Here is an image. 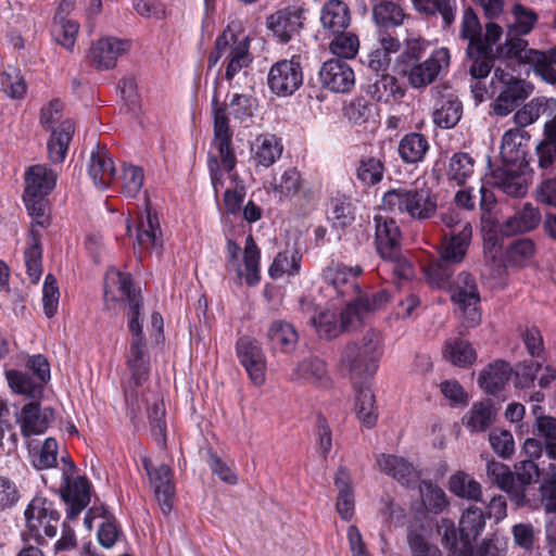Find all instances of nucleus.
I'll list each match as a JSON object with an SVG mask.
<instances>
[{"instance_id": "338daca9", "label": "nucleus", "mask_w": 556, "mask_h": 556, "mask_svg": "<svg viewBox=\"0 0 556 556\" xmlns=\"http://www.w3.org/2000/svg\"><path fill=\"white\" fill-rule=\"evenodd\" d=\"M31 464L38 470L49 469L58 462V443L53 438H47L39 450L29 451Z\"/></svg>"}, {"instance_id": "6e6d98bb", "label": "nucleus", "mask_w": 556, "mask_h": 556, "mask_svg": "<svg viewBox=\"0 0 556 556\" xmlns=\"http://www.w3.org/2000/svg\"><path fill=\"white\" fill-rule=\"evenodd\" d=\"M475 160L466 152H457L452 155L448 162L447 178L456 185L462 186L473 174Z\"/></svg>"}, {"instance_id": "4be33fe9", "label": "nucleus", "mask_w": 556, "mask_h": 556, "mask_svg": "<svg viewBox=\"0 0 556 556\" xmlns=\"http://www.w3.org/2000/svg\"><path fill=\"white\" fill-rule=\"evenodd\" d=\"M162 231L159 217L147 205L146 211L138 217L136 226V240L134 249L136 253H142L162 245Z\"/></svg>"}, {"instance_id": "7c9ffc66", "label": "nucleus", "mask_w": 556, "mask_h": 556, "mask_svg": "<svg viewBox=\"0 0 556 556\" xmlns=\"http://www.w3.org/2000/svg\"><path fill=\"white\" fill-rule=\"evenodd\" d=\"M56 173L47 165L37 164L27 168L25 173L24 194L48 195L56 184Z\"/></svg>"}, {"instance_id": "4468645a", "label": "nucleus", "mask_w": 556, "mask_h": 556, "mask_svg": "<svg viewBox=\"0 0 556 556\" xmlns=\"http://www.w3.org/2000/svg\"><path fill=\"white\" fill-rule=\"evenodd\" d=\"M130 41L117 37H102L93 42L86 55L88 63L99 71L116 66L117 59L130 49Z\"/></svg>"}, {"instance_id": "473e14b6", "label": "nucleus", "mask_w": 556, "mask_h": 556, "mask_svg": "<svg viewBox=\"0 0 556 556\" xmlns=\"http://www.w3.org/2000/svg\"><path fill=\"white\" fill-rule=\"evenodd\" d=\"M490 184L507 195L516 198L523 197L528 190L523 175L508 165L494 169L490 177Z\"/></svg>"}, {"instance_id": "20e7f679", "label": "nucleus", "mask_w": 556, "mask_h": 556, "mask_svg": "<svg viewBox=\"0 0 556 556\" xmlns=\"http://www.w3.org/2000/svg\"><path fill=\"white\" fill-rule=\"evenodd\" d=\"M382 343L378 333L367 331L359 342H349L341 351L340 368L356 382L372 377L382 356Z\"/></svg>"}, {"instance_id": "f8f14e48", "label": "nucleus", "mask_w": 556, "mask_h": 556, "mask_svg": "<svg viewBox=\"0 0 556 556\" xmlns=\"http://www.w3.org/2000/svg\"><path fill=\"white\" fill-rule=\"evenodd\" d=\"M302 84L303 70L295 56L290 60H280L269 70L268 86L277 96H291Z\"/></svg>"}, {"instance_id": "72a5a7b5", "label": "nucleus", "mask_w": 556, "mask_h": 556, "mask_svg": "<svg viewBox=\"0 0 556 556\" xmlns=\"http://www.w3.org/2000/svg\"><path fill=\"white\" fill-rule=\"evenodd\" d=\"M320 22L329 35L345 30L351 22L349 7L340 0L328 1L320 11Z\"/></svg>"}, {"instance_id": "5701e85b", "label": "nucleus", "mask_w": 556, "mask_h": 556, "mask_svg": "<svg viewBox=\"0 0 556 556\" xmlns=\"http://www.w3.org/2000/svg\"><path fill=\"white\" fill-rule=\"evenodd\" d=\"M498 58L514 60L518 64L531 65L542 58V51L528 48V41L522 35L506 33L505 41L496 48Z\"/></svg>"}, {"instance_id": "13d9d810", "label": "nucleus", "mask_w": 556, "mask_h": 556, "mask_svg": "<svg viewBox=\"0 0 556 556\" xmlns=\"http://www.w3.org/2000/svg\"><path fill=\"white\" fill-rule=\"evenodd\" d=\"M534 434L543 440L547 457L556 460V418L552 416L538 417L534 424Z\"/></svg>"}, {"instance_id": "c85d7f7f", "label": "nucleus", "mask_w": 556, "mask_h": 556, "mask_svg": "<svg viewBox=\"0 0 556 556\" xmlns=\"http://www.w3.org/2000/svg\"><path fill=\"white\" fill-rule=\"evenodd\" d=\"M540 222V211L527 202L503 223L501 232L507 237L525 233L536 228Z\"/></svg>"}, {"instance_id": "5fc2aeb1", "label": "nucleus", "mask_w": 556, "mask_h": 556, "mask_svg": "<svg viewBox=\"0 0 556 556\" xmlns=\"http://www.w3.org/2000/svg\"><path fill=\"white\" fill-rule=\"evenodd\" d=\"M9 387L14 393L26 395L30 399H38L43 391L41 382H35L27 374L11 369L5 372Z\"/></svg>"}, {"instance_id": "79ce46f5", "label": "nucleus", "mask_w": 556, "mask_h": 556, "mask_svg": "<svg viewBox=\"0 0 556 556\" xmlns=\"http://www.w3.org/2000/svg\"><path fill=\"white\" fill-rule=\"evenodd\" d=\"M485 526L484 514L481 508L469 507L459 520V534L465 549L471 546L472 541L482 532Z\"/></svg>"}, {"instance_id": "4d7b16f0", "label": "nucleus", "mask_w": 556, "mask_h": 556, "mask_svg": "<svg viewBox=\"0 0 556 556\" xmlns=\"http://www.w3.org/2000/svg\"><path fill=\"white\" fill-rule=\"evenodd\" d=\"M375 395L369 388L359 389L356 393L355 413L363 425L371 428L376 425L377 415Z\"/></svg>"}, {"instance_id": "39448f33", "label": "nucleus", "mask_w": 556, "mask_h": 556, "mask_svg": "<svg viewBox=\"0 0 556 556\" xmlns=\"http://www.w3.org/2000/svg\"><path fill=\"white\" fill-rule=\"evenodd\" d=\"M250 40L238 26L229 24L217 37L213 51L208 55V67H214L222 59L227 63L226 79L232 78L252 62Z\"/></svg>"}, {"instance_id": "c9c22d12", "label": "nucleus", "mask_w": 556, "mask_h": 556, "mask_svg": "<svg viewBox=\"0 0 556 556\" xmlns=\"http://www.w3.org/2000/svg\"><path fill=\"white\" fill-rule=\"evenodd\" d=\"M253 160L264 167L271 166L282 154L281 140L274 135H260L251 148Z\"/></svg>"}, {"instance_id": "aec40b11", "label": "nucleus", "mask_w": 556, "mask_h": 556, "mask_svg": "<svg viewBox=\"0 0 556 556\" xmlns=\"http://www.w3.org/2000/svg\"><path fill=\"white\" fill-rule=\"evenodd\" d=\"M53 418V409L50 407L41 409L37 402L25 404L16 413V422L24 438L45 433Z\"/></svg>"}, {"instance_id": "c03bdc74", "label": "nucleus", "mask_w": 556, "mask_h": 556, "mask_svg": "<svg viewBox=\"0 0 556 556\" xmlns=\"http://www.w3.org/2000/svg\"><path fill=\"white\" fill-rule=\"evenodd\" d=\"M463 114L462 102L452 96L442 98L433 112V122L443 129L453 128Z\"/></svg>"}, {"instance_id": "a18cd8bd", "label": "nucleus", "mask_w": 556, "mask_h": 556, "mask_svg": "<svg viewBox=\"0 0 556 556\" xmlns=\"http://www.w3.org/2000/svg\"><path fill=\"white\" fill-rule=\"evenodd\" d=\"M450 491L460 497L472 502L482 501V486L470 475L457 471L450 478Z\"/></svg>"}, {"instance_id": "f704fd0d", "label": "nucleus", "mask_w": 556, "mask_h": 556, "mask_svg": "<svg viewBox=\"0 0 556 556\" xmlns=\"http://www.w3.org/2000/svg\"><path fill=\"white\" fill-rule=\"evenodd\" d=\"M496 412L491 401L473 403L471 408L464 415L463 425L470 432H484L495 421Z\"/></svg>"}, {"instance_id": "bf43d9fd", "label": "nucleus", "mask_w": 556, "mask_h": 556, "mask_svg": "<svg viewBox=\"0 0 556 556\" xmlns=\"http://www.w3.org/2000/svg\"><path fill=\"white\" fill-rule=\"evenodd\" d=\"M356 178L365 186H374L380 182L384 174V165L375 156H363L355 169Z\"/></svg>"}, {"instance_id": "0e129e2a", "label": "nucleus", "mask_w": 556, "mask_h": 556, "mask_svg": "<svg viewBox=\"0 0 556 556\" xmlns=\"http://www.w3.org/2000/svg\"><path fill=\"white\" fill-rule=\"evenodd\" d=\"M522 135L519 130L509 129L502 138L501 154L505 162L515 163L526 156V147L522 144Z\"/></svg>"}, {"instance_id": "7ed1b4c3", "label": "nucleus", "mask_w": 556, "mask_h": 556, "mask_svg": "<svg viewBox=\"0 0 556 556\" xmlns=\"http://www.w3.org/2000/svg\"><path fill=\"white\" fill-rule=\"evenodd\" d=\"M438 194L426 181L417 180L410 188L387 191L382 198V208L390 213L406 214L416 220L432 218L438 210Z\"/></svg>"}, {"instance_id": "cd10ccee", "label": "nucleus", "mask_w": 556, "mask_h": 556, "mask_svg": "<svg viewBox=\"0 0 556 556\" xmlns=\"http://www.w3.org/2000/svg\"><path fill=\"white\" fill-rule=\"evenodd\" d=\"M377 464L383 472L391 476L402 485L409 488L415 485L419 480V472L403 457L381 454L377 458Z\"/></svg>"}, {"instance_id": "e2e57ef3", "label": "nucleus", "mask_w": 556, "mask_h": 556, "mask_svg": "<svg viewBox=\"0 0 556 556\" xmlns=\"http://www.w3.org/2000/svg\"><path fill=\"white\" fill-rule=\"evenodd\" d=\"M79 25L60 13L55 14L52 34L56 42L66 49H72L76 42Z\"/></svg>"}, {"instance_id": "603ef678", "label": "nucleus", "mask_w": 556, "mask_h": 556, "mask_svg": "<svg viewBox=\"0 0 556 556\" xmlns=\"http://www.w3.org/2000/svg\"><path fill=\"white\" fill-rule=\"evenodd\" d=\"M482 30L483 27L477 13L472 8H466L459 24V39L467 41V47L481 46Z\"/></svg>"}, {"instance_id": "393cba45", "label": "nucleus", "mask_w": 556, "mask_h": 556, "mask_svg": "<svg viewBox=\"0 0 556 556\" xmlns=\"http://www.w3.org/2000/svg\"><path fill=\"white\" fill-rule=\"evenodd\" d=\"M88 172L99 189L104 190L111 186L115 177V166L104 146L97 144L91 151Z\"/></svg>"}, {"instance_id": "3c124183", "label": "nucleus", "mask_w": 556, "mask_h": 556, "mask_svg": "<svg viewBox=\"0 0 556 556\" xmlns=\"http://www.w3.org/2000/svg\"><path fill=\"white\" fill-rule=\"evenodd\" d=\"M514 484L515 489L521 492L522 505L527 502V489L529 485L538 482L540 478V469L532 459H523L514 466Z\"/></svg>"}, {"instance_id": "774afa93", "label": "nucleus", "mask_w": 556, "mask_h": 556, "mask_svg": "<svg viewBox=\"0 0 556 556\" xmlns=\"http://www.w3.org/2000/svg\"><path fill=\"white\" fill-rule=\"evenodd\" d=\"M329 210V218L340 227L351 225L355 218L352 201L344 194L332 198Z\"/></svg>"}, {"instance_id": "2eb2a0df", "label": "nucleus", "mask_w": 556, "mask_h": 556, "mask_svg": "<svg viewBox=\"0 0 556 556\" xmlns=\"http://www.w3.org/2000/svg\"><path fill=\"white\" fill-rule=\"evenodd\" d=\"M304 10L300 7L280 9L266 18V27L281 43H287L300 35L303 28Z\"/></svg>"}, {"instance_id": "c756f323", "label": "nucleus", "mask_w": 556, "mask_h": 556, "mask_svg": "<svg viewBox=\"0 0 556 556\" xmlns=\"http://www.w3.org/2000/svg\"><path fill=\"white\" fill-rule=\"evenodd\" d=\"M532 92V86L523 79L517 78L500 93L495 100L493 110L498 116H506L511 113L520 101H523Z\"/></svg>"}, {"instance_id": "dca6fc26", "label": "nucleus", "mask_w": 556, "mask_h": 556, "mask_svg": "<svg viewBox=\"0 0 556 556\" xmlns=\"http://www.w3.org/2000/svg\"><path fill=\"white\" fill-rule=\"evenodd\" d=\"M363 274L361 266H346L331 262L323 269L324 282L339 296H353L359 292L356 279Z\"/></svg>"}, {"instance_id": "680f3d73", "label": "nucleus", "mask_w": 556, "mask_h": 556, "mask_svg": "<svg viewBox=\"0 0 556 556\" xmlns=\"http://www.w3.org/2000/svg\"><path fill=\"white\" fill-rule=\"evenodd\" d=\"M333 39L329 42L330 51L341 59H353L359 48L358 37L350 31L341 30L331 34Z\"/></svg>"}, {"instance_id": "a878e982", "label": "nucleus", "mask_w": 556, "mask_h": 556, "mask_svg": "<svg viewBox=\"0 0 556 556\" xmlns=\"http://www.w3.org/2000/svg\"><path fill=\"white\" fill-rule=\"evenodd\" d=\"M266 340L270 351L290 354L296 349L299 333L292 324L274 320L267 328Z\"/></svg>"}, {"instance_id": "8fccbe9b", "label": "nucleus", "mask_w": 556, "mask_h": 556, "mask_svg": "<svg viewBox=\"0 0 556 556\" xmlns=\"http://www.w3.org/2000/svg\"><path fill=\"white\" fill-rule=\"evenodd\" d=\"M513 21L506 25V33L527 36L538 23V14L530 8L515 3L511 8Z\"/></svg>"}, {"instance_id": "423d86ee", "label": "nucleus", "mask_w": 556, "mask_h": 556, "mask_svg": "<svg viewBox=\"0 0 556 556\" xmlns=\"http://www.w3.org/2000/svg\"><path fill=\"white\" fill-rule=\"evenodd\" d=\"M472 237L470 223L462 224V229L452 230L441 244L440 257L431 263L427 276L432 285L444 288L453 275V266L460 264L468 251Z\"/></svg>"}, {"instance_id": "0eeeda50", "label": "nucleus", "mask_w": 556, "mask_h": 556, "mask_svg": "<svg viewBox=\"0 0 556 556\" xmlns=\"http://www.w3.org/2000/svg\"><path fill=\"white\" fill-rule=\"evenodd\" d=\"M225 267L239 283L256 286L261 281V250L252 235L247 237L243 251L232 239L227 240Z\"/></svg>"}, {"instance_id": "a19ab883", "label": "nucleus", "mask_w": 556, "mask_h": 556, "mask_svg": "<svg viewBox=\"0 0 556 556\" xmlns=\"http://www.w3.org/2000/svg\"><path fill=\"white\" fill-rule=\"evenodd\" d=\"M429 150L426 136L419 132L406 134L399 142L397 151L402 161L406 164L421 162Z\"/></svg>"}, {"instance_id": "6e6552de", "label": "nucleus", "mask_w": 556, "mask_h": 556, "mask_svg": "<svg viewBox=\"0 0 556 556\" xmlns=\"http://www.w3.org/2000/svg\"><path fill=\"white\" fill-rule=\"evenodd\" d=\"M26 520V532L24 540L33 539L39 545L45 544V536L56 535L61 515L54 504L41 496L34 497L24 511Z\"/></svg>"}, {"instance_id": "6ab92c4d", "label": "nucleus", "mask_w": 556, "mask_h": 556, "mask_svg": "<svg viewBox=\"0 0 556 556\" xmlns=\"http://www.w3.org/2000/svg\"><path fill=\"white\" fill-rule=\"evenodd\" d=\"M319 79L323 87L337 93H348L355 85L354 71L339 59H331L323 64Z\"/></svg>"}, {"instance_id": "1a4fd4ad", "label": "nucleus", "mask_w": 556, "mask_h": 556, "mask_svg": "<svg viewBox=\"0 0 556 556\" xmlns=\"http://www.w3.org/2000/svg\"><path fill=\"white\" fill-rule=\"evenodd\" d=\"M451 300L462 312L463 324L467 328L476 327L481 321V312L479 311L480 292L476 278L467 271H462L457 278L447 283Z\"/></svg>"}, {"instance_id": "49530a36", "label": "nucleus", "mask_w": 556, "mask_h": 556, "mask_svg": "<svg viewBox=\"0 0 556 556\" xmlns=\"http://www.w3.org/2000/svg\"><path fill=\"white\" fill-rule=\"evenodd\" d=\"M303 186L301 173L294 166L287 167L279 176L274 177L273 191L279 199H292Z\"/></svg>"}, {"instance_id": "58836bf2", "label": "nucleus", "mask_w": 556, "mask_h": 556, "mask_svg": "<svg viewBox=\"0 0 556 556\" xmlns=\"http://www.w3.org/2000/svg\"><path fill=\"white\" fill-rule=\"evenodd\" d=\"M368 93L379 102H392L402 99L405 88L400 85L396 77L389 74L377 75L372 84L368 86Z\"/></svg>"}, {"instance_id": "09e8293b", "label": "nucleus", "mask_w": 556, "mask_h": 556, "mask_svg": "<svg viewBox=\"0 0 556 556\" xmlns=\"http://www.w3.org/2000/svg\"><path fill=\"white\" fill-rule=\"evenodd\" d=\"M25 250V264L28 277L33 283H37L42 274V249L40 244V233L36 229H31Z\"/></svg>"}, {"instance_id": "4c0bfd02", "label": "nucleus", "mask_w": 556, "mask_h": 556, "mask_svg": "<svg viewBox=\"0 0 556 556\" xmlns=\"http://www.w3.org/2000/svg\"><path fill=\"white\" fill-rule=\"evenodd\" d=\"M413 5L416 11L427 16L440 15L443 28L452 26L456 18V0H414Z\"/></svg>"}, {"instance_id": "f257e3e1", "label": "nucleus", "mask_w": 556, "mask_h": 556, "mask_svg": "<svg viewBox=\"0 0 556 556\" xmlns=\"http://www.w3.org/2000/svg\"><path fill=\"white\" fill-rule=\"evenodd\" d=\"M212 105L214 117V146L218 150L223 168L229 174L233 182V188L225 191L224 203L229 214H237L244 200L245 189L243 185L238 181V175L233 173L237 159L231 147L232 131L229 127L226 106L219 105V97L216 91L212 99Z\"/></svg>"}, {"instance_id": "37998d69", "label": "nucleus", "mask_w": 556, "mask_h": 556, "mask_svg": "<svg viewBox=\"0 0 556 556\" xmlns=\"http://www.w3.org/2000/svg\"><path fill=\"white\" fill-rule=\"evenodd\" d=\"M302 254L295 249H286L279 252L271 265L268 274L273 279H279L283 275L295 276L300 273Z\"/></svg>"}, {"instance_id": "e433bc0d", "label": "nucleus", "mask_w": 556, "mask_h": 556, "mask_svg": "<svg viewBox=\"0 0 556 556\" xmlns=\"http://www.w3.org/2000/svg\"><path fill=\"white\" fill-rule=\"evenodd\" d=\"M513 369L504 361L491 363L479 377V386L489 394H496L508 382Z\"/></svg>"}, {"instance_id": "412c9836", "label": "nucleus", "mask_w": 556, "mask_h": 556, "mask_svg": "<svg viewBox=\"0 0 556 556\" xmlns=\"http://www.w3.org/2000/svg\"><path fill=\"white\" fill-rule=\"evenodd\" d=\"M64 488L62 498L68 505L67 518H76L90 502V482L85 477L72 479L67 471L63 472Z\"/></svg>"}, {"instance_id": "2f4dec72", "label": "nucleus", "mask_w": 556, "mask_h": 556, "mask_svg": "<svg viewBox=\"0 0 556 556\" xmlns=\"http://www.w3.org/2000/svg\"><path fill=\"white\" fill-rule=\"evenodd\" d=\"M334 485L338 489L337 511L344 521L352 520L355 513V496L352 479L344 467H340L334 475Z\"/></svg>"}, {"instance_id": "de8ad7c7", "label": "nucleus", "mask_w": 556, "mask_h": 556, "mask_svg": "<svg viewBox=\"0 0 556 556\" xmlns=\"http://www.w3.org/2000/svg\"><path fill=\"white\" fill-rule=\"evenodd\" d=\"M443 355L445 359L459 367L469 366L477 358L472 345L468 341L458 338L451 339L445 343Z\"/></svg>"}, {"instance_id": "f03ea898", "label": "nucleus", "mask_w": 556, "mask_h": 556, "mask_svg": "<svg viewBox=\"0 0 556 556\" xmlns=\"http://www.w3.org/2000/svg\"><path fill=\"white\" fill-rule=\"evenodd\" d=\"M374 222L376 251L383 261L379 269L390 271L395 285L410 280L415 270L402 251L401 230L396 222L382 215H376Z\"/></svg>"}, {"instance_id": "052dcab7", "label": "nucleus", "mask_w": 556, "mask_h": 556, "mask_svg": "<svg viewBox=\"0 0 556 556\" xmlns=\"http://www.w3.org/2000/svg\"><path fill=\"white\" fill-rule=\"evenodd\" d=\"M309 324L323 339L330 340L343 332L341 325H338L336 321L334 313L330 311H314L309 317Z\"/></svg>"}, {"instance_id": "a211bd4d", "label": "nucleus", "mask_w": 556, "mask_h": 556, "mask_svg": "<svg viewBox=\"0 0 556 556\" xmlns=\"http://www.w3.org/2000/svg\"><path fill=\"white\" fill-rule=\"evenodd\" d=\"M143 467L162 513L168 515L173 509L175 500V488L172 481L173 472L170 468L165 464L153 466L148 458L143 459Z\"/></svg>"}, {"instance_id": "f3484780", "label": "nucleus", "mask_w": 556, "mask_h": 556, "mask_svg": "<svg viewBox=\"0 0 556 556\" xmlns=\"http://www.w3.org/2000/svg\"><path fill=\"white\" fill-rule=\"evenodd\" d=\"M236 351L252 383L263 386L266 380V357L257 341L249 337L240 338Z\"/></svg>"}, {"instance_id": "bb28decb", "label": "nucleus", "mask_w": 556, "mask_h": 556, "mask_svg": "<svg viewBox=\"0 0 556 556\" xmlns=\"http://www.w3.org/2000/svg\"><path fill=\"white\" fill-rule=\"evenodd\" d=\"M291 379L316 387H328L331 382L325 361L314 355L305 357L296 364Z\"/></svg>"}, {"instance_id": "69168bd1", "label": "nucleus", "mask_w": 556, "mask_h": 556, "mask_svg": "<svg viewBox=\"0 0 556 556\" xmlns=\"http://www.w3.org/2000/svg\"><path fill=\"white\" fill-rule=\"evenodd\" d=\"M421 501L425 508L431 513L439 514L447 505L444 491L430 481H422L419 484Z\"/></svg>"}, {"instance_id": "b1692460", "label": "nucleus", "mask_w": 556, "mask_h": 556, "mask_svg": "<svg viewBox=\"0 0 556 556\" xmlns=\"http://www.w3.org/2000/svg\"><path fill=\"white\" fill-rule=\"evenodd\" d=\"M481 457L486 459L485 475L488 480L507 493L513 503L517 506H522L521 492L515 489L514 473L509 466L493 457H489V455H481Z\"/></svg>"}, {"instance_id": "9d476101", "label": "nucleus", "mask_w": 556, "mask_h": 556, "mask_svg": "<svg viewBox=\"0 0 556 556\" xmlns=\"http://www.w3.org/2000/svg\"><path fill=\"white\" fill-rule=\"evenodd\" d=\"M131 340L126 354V365L130 379L135 386H141L147 381L150 370V358L147 349V340L142 332V325L136 316L128 323Z\"/></svg>"}, {"instance_id": "9b49d317", "label": "nucleus", "mask_w": 556, "mask_h": 556, "mask_svg": "<svg viewBox=\"0 0 556 556\" xmlns=\"http://www.w3.org/2000/svg\"><path fill=\"white\" fill-rule=\"evenodd\" d=\"M104 298L105 301H124L128 304L127 316L139 320L141 298L134 290L131 277L129 274L122 273L112 267L106 271L104 280Z\"/></svg>"}, {"instance_id": "864d4df0", "label": "nucleus", "mask_w": 556, "mask_h": 556, "mask_svg": "<svg viewBox=\"0 0 556 556\" xmlns=\"http://www.w3.org/2000/svg\"><path fill=\"white\" fill-rule=\"evenodd\" d=\"M372 17L382 27H396L403 24L405 13L397 3L382 0L374 5Z\"/></svg>"}, {"instance_id": "ddd939ff", "label": "nucleus", "mask_w": 556, "mask_h": 556, "mask_svg": "<svg viewBox=\"0 0 556 556\" xmlns=\"http://www.w3.org/2000/svg\"><path fill=\"white\" fill-rule=\"evenodd\" d=\"M451 64V52L441 47L421 63L415 64L407 72V79L413 88H425L432 84L441 72L446 71Z\"/></svg>"}, {"instance_id": "ea45409f", "label": "nucleus", "mask_w": 556, "mask_h": 556, "mask_svg": "<svg viewBox=\"0 0 556 556\" xmlns=\"http://www.w3.org/2000/svg\"><path fill=\"white\" fill-rule=\"evenodd\" d=\"M465 53L468 73L471 78L477 80L486 78L494 67L492 50L484 49L482 46H471L466 47Z\"/></svg>"}]
</instances>
